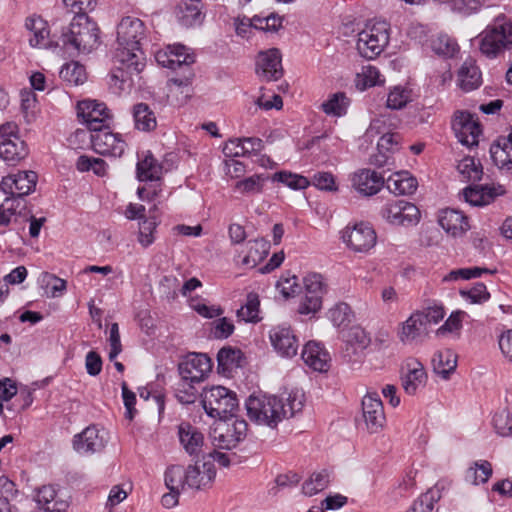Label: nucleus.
Masks as SVG:
<instances>
[{
	"label": "nucleus",
	"instance_id": "obj_1",
	"mask_svg": "<svg viewBox=\"0 0 512 512\" xmlns=\"http://www.w3.org/2000/svg\"><path fill=\"white\" fill-rule=\"evenodd\" d=\"M145 39L144 23L134 17H124L117 27L118 48L115 58L123 67L113 73L111 78L125 82L126 74H138L144 66L143 52L141 51L142 41Z\"/></svg>",
	"mask_w": 512,
	"mask_h": 512
},
{
	"label": "nucleus",
	"instance_id": "obj_2",
	"mask_svg": "<svg viewBox=\"0 0 512 512\" xmlns=\"http://www.w3.org/2000/svg\"><path fill=\"white\" fill-rule=\"evenodd\" d=\"M304 395L300 391L285 392L278 396L251 395L246 400L249 419L259 425L277 427L283 419L293 417L303 408Z\"/></svg>",
	"mask_w": 512,
	"mask_h": 512
},
{
	"label": "nucleus",
	"instance_id": "obj_3",
	"mask_svg": "<svg viewBox=\"0 0 512 512\" xmlns=\"http://www.w3.org/2000/svg\"><path fill=\"white\" fill-rule=\"evenodd\" d=\"M482 55L495 59L512 48V21L505 15L497 16L477 37Z\"/></svg>",
	"mask_w": 512,
	"mask_h": 512
},
{
	"label": "nucleus",
	"instance_id": "obj_4",
	"mask_svg": "<svg viewBox=\"0 0 512 512\" xmlns=\"http://www.w3.org/2000/svg\"><path fill=\"white\" fill-rule=\"evenodd\" d=\"M100 31L85 13L74 15L67 29L62 31L63 46H71L80 53H90L100 43Z\"/></svg>",
	"mask_w": 512,
	"mask_h": 512
},
{
	"label": "nucleus",
	"instance_id": "obj_5",
	"mask_svg": "<svg viewBox=\"0 0 512 512\" xmlns=\"http://www.w3.org/2000/svg\"><path fill=\"white\" fill-rule=\"evenodd\" d=\"M184 45L176 44L168 46L164 50L155 53V59L159 65L172 69L176 76L169 79V82L182 88H189L194 78L191 64L195 62L193 54L187 52Z\"/></svg>",
	"mask_w": 512,
	"mask_h": 512
},
{
	"label": "nucleus",
	"instance_id": "obj_6",
	"mask_svg": "<svg viewBox=\"0 0 512 512\" xmlns=\"http://www.w3.org/2000/svg\"><path fill=\"white\" fill-rule=\"evenodd\" d=\"M201 403L206 414L215 419L233 417L239 405L236 394L223 386L204 389Z\"/></svg>",
	"mask_w": 512,
	"mask_h": 512
},
{
	"label": "nucleus",
	"instance_id": "obj_7",
	"mask_svg": "<svg viewBox=\"0 0 512 512\" xmlns=\"http://www.w3.org/2000/svg\"><path fill=\"white\" fill-rule=\"evenodd\" d=\"M389 25L385 21L376 22L366 26L358 34L357 50L367 58L373 59L378 56L389 42Z\"/></svg>",
	"mask_w": 512,
	"mask_h": 512
},
{
	"label": "nucleus",
	"instance_id": "obj_8",
	"mask_svg": "<svg viewBox=\"0 0 512 512\" xmlns=\"http://www.w3.org/2000/svg\"><path fill=\"white\" fill-rule=\"evenodd\" d=\"M305 296L298 306L301 315L315 314L322 307V298L326 293V283L321 274L310 273L303 278Z\"/></svg>",
	"mask_w": 512,
	"mask_h": 512
},
{
	"label": "nucleus",
	"instance_id": "obj_9",
	"mask_svg": "<svg viewBox=\"0 0 512 512\" xmlns=\"http://www.w3.org/2000/svg\"><path fill=\"white\" fill-rule=\"evenodd\" d=\"M38 176L34 171H19L3 177L0 190L10 195L11 201L18 204L19 199L32 193L37 184Z\"/></svg>",
	"mask_w": 512,
	"mask_h": 512
},
{
	"label": "nucleus",
	"instance_id": "obj_10",
	"mask_svg": "<svg viewBox=\"0 0 512 512\" xmlns=\"http://www.w3.org/2000/svg\"><path fill=\"white\" fill-rule=\"evenodd\" d=\"M380 214L388 223L402 226L416 224L420 217L417 206L405 200L387 202L381 208Z\"/></svg>",
	"mask_w": 512,
	"mask_h": 512
},
{
	"label": "nucleus",
	"instance_id": "obj_11",
	"mask_svg": "<svg viewBox=\"0 0 512 512\" xmlns=\"http://www.w3.org/2000/svg\"><path fill=\"white\" fill-rule=\"evenodd\" d=\"M93 150L100 155L121 157L126 143L119 134L109 130V126L100 128L89 134Z\"/></svg>",
	"mask_w": 512,
	"mask_h": 512
},
{
	"label": "nucleus",
	"instance_id": "obj_12",
	"mask_svg": "<svg viewBox=\"0 0 512 512\" xmlns=\"http://www.w3.org/2000/svg\"><path fill=\"white\" fill-rule=\"evenodd\" d=\"M77 115L86 124L89 134L109 126V111L106 105L96 100H83L77 105Z\"/></svg>",
	"mask_w": 512,
	"mask_h": 512
},
{
	"label": "nucleus",
	"instance_id": "obj_13",
	"mask_svg": "<svg viewBox=\"0 0 512 512\" xmlns=\"http://www.w3.org/2000/svg\"><path fill=\"white\" fill-rule=\"evenodd\" d=\"M210 358L203 353H189L178 364V372L182 379L192 382H202L211 372Z\"/></svg>",
	"mask_w": 512,
	"mask_h": 512
},
{
	"label": "nucleus",
	"instance_id": "obj_14",
	"mask_svg": "<svg viewBox=\"0 0 512 512\" xmlns=\"http://www.w3.org/2000/svg\"><path fill=\"white\" fill-rule=\"evenodd\" d=\"M452 129L461 144L467 147L478 145L481 129L473 114L467 111H457L452 120Z\"/></svg>",
	"mask_w": 512,
	"mask_h": 512
},
{
	"label": "nucleus",
	"instance_id": "obj_15",
	"mask_svg": "<svg viewBox=\"0 0 512 512\" xmlns=\"http://www.w3.org/2000/svg\"><path fill=\"white\" fill-rule=\"evenodd\" d=\"M343 241L356 252H366L376 243V233L373 228L364 223L347 227L342 232Z\"/></svg>",
	"mask_w": 512,
	"mask_h": 512
},
{
	"label": "nucleus",
	"instance_id": "obj_16",
	"mask_svg": "<svg viewBox=\"0 0 512 512\" xmlns=\"http://www.w3.org/2000/svg\"><path fill=\"white\" fill-rule=\"evenodd\" d=\"M282 57L280 50L271 48L258 54L256 73L265 81H277L283 76Z\"/></svg>",
	"mask_w": 512,
	"mask_h": 512
},
{
	"label": "nucleus",
	"instance_id": "obj_17",
	"mask_svg": "<svg viewBox=\"0 0 512 512\" xmlns=\"http://www.w3.org/2000/svg\"><path fill=\"white\" fill-rule=\"evenodd\" d=\"M350 181L352 188L366 197L377 194L385 184L383 176L370 169H360L354 172Z\"/></svg>",
	"mask_w": 512,
	"mask_h": 512
},
{
	"label": "nucleus",
	"instance_id": "obj_18",
	"mask_svg": "<svg viewBox=\"0 0 512 512\" xmlns=\"http://www.w3.org/2000/svg\"><path fill=\"white\" fill-rule=\"evenodd\" d=\"M269 337L272 346L282 357L292 358L297 354L298 339L290 327L276 326L271 329Z\"/></svg>",
	"mask_w": 512,
	"mask_h": 512
},
{
	"label": "nucleus",
	"instance_id": "obj_19",
	"mask_svg": "<svg viewBox=\"0 0 512 512\" xmlns=\"http://www.w3.org/2000/svg\"><path fill=\"white\" fill-rule=\"evenodd\" d=\"M362 412L367 429L378 432L385 423L384 408L377 393H368L362 399Z\"/></svg>",
	"mask_w": 512,
	"mask_h": 512
},
{
	"label": "nucleus",
	"instance_id": "obj_20",
	"mask_svg": "<svg viewBox=\"0 0 512 512\" xmlns=\"http://www.w3.org/2000/svg\"><path fill=\"white\" fill-rule=\"evenodd\" d=\"M186 484L190 489L200 490L210 485L216 476L212 461L196 462L185 469Z\"/></svg>",
	"mask_w": 512,
	"mask_h": 512
},
{
	"label": "nucleus",
	"instance_id": "obj_21",
	"mask_svg": "<svg viewBox=\"0 0 512 512\" xmlns=\"http://www.w3.org/2000/svg\"><path fill=\"white\" fill-rule=\"evenodd\" d=\"M106 441L95 425L88 426L73 437V448L79 454H93L105 447Z\"/></svg>",
	"mask_w": 512,
	"mask_h": 512
},
{
	"label": "nucleus",
	"instance_id": "obj_22",
	"mask_svg": "<svg viewBox=\"0 0 512 512\" xmlns=\"http://www.w3.org/2000/svg\"><path fill=\"white\" fill-rule=\"evenodd\" d=\"M505 189L501 185L486 184L467 187L463 190L464 199L473 206H484L492 202L497 196L503 195Z\"/></svg>",
	"mask_w": 512,
	"mask_h": 512
},
{
	"label": "nucleus",
	"instance_id": "obj_23",
	"mask_svg": "<svg viewBox=\"0 0 512 512\" xmlns=\"http://www.w3.org/2000/svg\"><path fill=\"white\" fill-rule=\"evenodd\" d=\"M438 222L453 237L462 236L470 229L468 218L456 209L447 208L442 210Z\"/></svg>",
	"mask_w": 512,
	"mask_h": 512
},
{
	"label": "nucleus",
	"instance_id": "obj_24",
	"mask_svg": "<svg viewBox=\"0 0 512 512\" xmlns=\"http://www.w3.org/2000/svg\"><path fill=\"white\" fill-rule=\"evenodd\" d=\"M428 332L429 330L423 322V317L416 311L402 323L399 338L403 343L410 344L422 340Z\"/></svg>",
	"mask_w": 512,
	"mask_h": 512
},
{
	"label": "nucleus",
	"instance_id": "obj_25",
	"mask_svg": "<svg viewBox=\"0 0 512 512\" xmlns=\"http://www.w3.org/2000/svg\"><path fill=\"white\" fill-rule=\"evenodd\" d=\"M178 436L181 445L190 456H197L201 452L204 436L197 427L183 422L178 426Z\"/></svg>",
	"mask_w": 512,
	"mask_h": 512
},
{
	"label": "nucleus",
	"instance_id": "obj_26",
	"mask_svg": "<svg viewBox=\"0 0 512 512\" xmlns=\"http://www.w3.org/2000/svg\"><path fill=\"white\" fill-rule=\"evenodd\" d=\"M301 357L315 371L325 372L329 369V353L317 342H308L302 350Z\"/></svg>",
	"mask_w": 512,
	"mask_h": 512
},
{
	"label": "nucleus",
	"instance_id": "obj_27",
	"mask_svg": "<svg viewBox=\"0 0 512 512\" xmlns=\"http://www.w3.org/2000/svg\"><path fill=\"white\" fill-rule=\"evenodd\" d=\"M26 29L31 33L29 43L32 47L51 48L52 41L49 40L48 24L39 16L28 17L25 21Z\"/></svg>",
	"mask_w": 512,
	"mask_h": 512
},
{
	"label": "nucleus",
	"instance_id": "obj_28",
	"mask_svg": "<svg viewBox=\"0 0 512 512\" xmlns=\"http://www.w3.org/2000/svg\"><path fill=\"white\" fill-rule=\"evenodd\" d=\"M384 185L395 195H411L416 191L418 181L408 171H400L389 176Z\"/></svg>",
	"mask_w": 512,
	"mask_h": 512
},
{
	"label": "nucleus",
	"instance_id": "obj_29",
	"mask_svg": "<svg viewBox=\"0 0 512 512\" xmlns=\"http://www.w3.org/2000/svg\"><path fill=\"white\" fill-rule=\"evenodd\" d=\"M407 367V373L402 376V387L408 395H415L425 385L427 374L423 365L416 360L409 362Z\"/></svg>",
	"mask_w": 512,
	"mask_h": 512
},
{
	"label": "nucleus",
	"instance_id": "obj_30",
	"mask_svg": "<svg viewBox=\"0 0 512 512\" xmlns=\"http://www.w3.org/2000/svg\"><path fill=\"white\" fill-rule=\"evenodd\" d=\"M482 83L481 72L475 61L471 58L465 60L458 71V85L469 92L477 89Z\"/></svg>",
	"mask_w": 512,
	"mask_h": 512
},
{
	"label": "nucleus",
	"instance_id": "obj_31",
	"mask_svg": "<svg viewBox=\"0 0 512 512\" xmlns=\"http://www.w3.org/2000/svg\"><path fill=\"white\" fill-rule=\"evenodd\" d=\"M28 155V147L20 137L11 141L0 142V157L11 166L17 165Z\"/></svg>",
	"mask_w": 512,
	"mask_h": 512
},
{
	"label": "nucleus",
	"instance_id": "obj_32",
	"mask_svg": "<svg viewBox=\"0 0 512 512\" xmlns=\"http://www.w3.org/2000/svg\"><path fill=\"white\" fill-rule=\"evenodd\" d=\"M57 493L52 485L42 486L36 494V502L44 512H63L67 503L56 499Z\"/></svg>",
	"mask_w": 512,
	"mask_h": 512
},
{
	"label": "nucleus",
	"instance_id": "obj_33",
	"mask_svg": "<svg viewBox=\"0 0 512 512\" xmlns=\"http://www.w3.org/2000/svg\"><path fill=\"white\" fill-rule=\"evenodd\" d=\"M136 174L137 179L142 182L159 180L162 175V165L148 151L144 158L138 161Z\"/></svg>",
	"mask_w": 512,
	"mask_h": 512
},
{
	"label": "nucleus",
	"instance_id": "obj_34",
	"mask_svg": "<svg viewBox=\"0 0 512 512\" xmlns=\"http://www.w3.org/2000/svg\"><path fill=\"white\" fill-rule=\"evenodd\" d=\"M433 370L443 379H448L457 366L456 355L449 349L438 351L432 358Z\"/></svg>",
	"mask_w": 512,
	"mask_h": 512
},
{
	"label": "nucleus",
	"instance_id": "obj_35",
	"mask_svg": "<svg viewBox=\"0 0 512 512\" xmlns=\"http://www.w3.org/2000/svg\"><path fill=\"white\" fill-rule=\"evenodd\" d=\"M133 118L135 127L140 131L149 132L154 130L157 126L155 114L146 103L134 105Z\"/></svg>",
	"mask_w": 512,
	"mask_h": 512
},
{
	"label": "nucleus",
	"instance_id": "obj_36",
	"mask_svg": "<svg viewBox=\"0 0 512 512\" xmlns=\"http://www.w3.org/2000/svg\"><path fill=\"white\" fill-rule=\"evenodd\" d=\"M442 489L443 486L437 483L415 500L406 512H431L434 509L435 503L441 499Z\"/></svg>",
	"mask_w": 512,
	"mask_h": 512
},
{
	"label": "nucleus",
	"instance_id": "obj_37",
	"mask_svg": "<svg viewBox=\"0 0 512 512\" xmlns=\"http://www.w3.org/2000/svg\"><path fill=\"white\" fill-rule=\"evenodd\" d=\"M341 337L346 344V349L351 348L354 354L365 349L370 341L365 331L358 326L342 331Z\"/></svg>",
	"mask_w": 512,
	"mask_h": 512
},
{
	"label": "nucleus",
	"instance_id": "obj_38",
	"mask_svg": "<svg viewBox=\"0 0 512 512\" xmlns=\"http://www.w3.org/2000/svg\"><path fill=\"white\" fill-rule=\"evenodd\" d=\"M247 253L242 259V264L255 267L268 253L269 245L264 239H255L247 242Z\"/></svg>",
	"mask_w": 512,
	"mask_h": 512
},
{
	"label": "nucleus",
	"instance_id": "obj_39",
	"mask_svg": "<svg viewBox=\"0 0 512 512\" xmlns=\"http://www.w3.org/2000/svg\"><path fill=\"white\" fill-rule=\"evenodd\" d=\"M490 156L499 168L510 169L512 167V147L501 139L491 144Z\"/></svg>",
	"mask_w": 512,
	"mask_h": 512
},
{
	"label": "nucleus",
	"instance_id": "obj_40",
	"mask_svg": "<svg viewBox=\"0 0 512 512\" xmlns=\"http://www.w3.org/2000/svg\"><path fill=\"white\" fill-rule=\"evenodd\" d=\"M241 359V351L232 347H224L219 350L217 354L218 371L222 374H227L233 368L239 366Z\"/></svg>",
	"mask_w": 512,
	"mask_h": 512
},
{
	"label": "nucleus",
	"instance_id": "obj_41",
	"mask_svg": "<svg viewBox=\"0 0 512 512\" xmlns=\"http://www.w3.org/2000/svg\"><path fill=\"white\" fill-rule=\"evenodd\" d=\"M268 177L263 174H254L243 180L237 181L235 190L242 195L252 196L260 194Z\"/></svg>",
	"mask_w": 512,
	"mask_h": 512
},
{
	"label": "nucleus",
	"instance_id": "obj_42",
	"mask_svg": "<svg viewBox=\"0 0 512 512\" xmlns=\"http://www.w3.org/2000/svg\"><path fill=\"white\" fill-rule=\"evenodd\" d=\"M431 48L437 55L446 58L453 57L459 51L456 40L447 34H439L434 38L431 42Z\"/></svg>",
	"mask_w": 512,
	"mask_h": 512
},
{
	"label": "nucleus",
	"instance_id": "obj_43",
	"mask_svg": "<svg viewBox=\"0 0 512 512\" xmlns=\"http://www.w3.org/2000/svg\"><path fill=\"white\" fill-rule=\"evenodd\" d=\"M165 485L169 491L180 492L187 487L185 468L180 465H172L165 472Z\"/></svg>",
	"mask_w": 512,
	"mask_h": 512
},
{
	"label": "nucleus",
	"instance_id": "obj_44",
	"mask_svg": "<svg viewBox=\"0 0 512 512\" xmlns=\"http://www.w3.org/2000/svg\"><path fill=\"white\" fill-rule=\"evenodd\" d=\"M59 76L70 85H79L86 80V71L78 62H70L62 66Z\"/></svg>",
	"mask_w": 512,
	"mask_h": 512
},
{
	"label": "nucleus",
	"instance_id": "obj_45",
	"mask_svg": "<svg viewBox=\"0 0 512 512\" xmlns=\"http://www.w3.org/2000/svg\"><path fill=\"white\" fill-rule=\"evenodd\" d=\"M348 104L345 93L337 92L321 104V109L327 115L340 117L346 113Z\"/></svg>",
	"mask_w": 512,
	"mask_h": 512
},
{
	"label": "nucleus",
	"instance_id": "obj_46",
	"mask_svg": "<svg viewBox=\"0 0 512 512\" xmlns=\"http://www.w3.org/2000/svg\"><path fill=\"white\" fill-rule=\"evenodd\" d=\"M330 483V473L327 470H322L313 473L311 477L303 484V493L308 496L317 494L323 491Z\"/></svg>",
	"mask_w": 512,
	"mask_h": 512
},
{
	"label": "nucleus",
	"instance_id": "obj_47",
	"mask_svg": "<svg viewBox=\"0 0 512 512\" xmlns=\"http://www.w3.org/2000/svg\"><path fill=\"white\" fill-rule=\"evenodd\" d=\"M199 382H192L189 379H182L180 377L179 382L174 388L175 397L181 404H192L196 401L198 390L195 388V384Z\"/></svg>",
	"mask_w": 512,
	"mask_h": 512
},
{
	"label": "nucleus",
	"instance_id": "obj_48",
	"mask_svg": "<svg viewBox=\"0 0 512 512\" xmlns=\"http://www.w3.org/2000/svg\"><path fill=\"white\" fill-rule=\"evenodd\" d=\"M260 301L256 293H249L247 295L245 305L237 311L239 319L245 322H258L260 320L259 314Z\"/></svg>",
	"mask_w": 512,
	"mask_h": 512
},
{
	"label": "nucleus",
	"instance_id": "obj_49",
	"mask_svg": "<svg viewBox=\"0 0 512 512\" xmlns=\"http://www.w3.org/2000/svg\"><path fill=\"white\" fill-rule=\"evenodd\" d=\"M459 173L467 181H479L482 178L483 169L481 163L473 157L463 158L457 165Z\"/></svg>",
	"mask_w": 512,
	"mask_h": 512
},
{
	"label": "nucleus",
	"instance_id": "obj_50",
	"mask_svg": "<svg viewBox=\"0 0 512 512\" xmlns=\"http://www.w3.org/2000/svg\"><path fill=\"white\" fill-rule=\"evenodd\" d=\"M492 475V466L486 461L482 460L475 463V467H470L466 472V481L479 485L489 480Z\"/></svg>",
	"mask_w": 512,
	"mask_h": 512
},
{
	"label": "nucleus",
	"instance_id": "obj_51",
	"mask_svg": "<svg viewBox=\"0 0 512 512\" xmlns=\"http://www.w3.org/2000/svg\"><path fill=\"white\" fill-rule=\"evenodd\" d=\"M272 180L283 183L287 187L294 190H302L310 185V182L306 177L288 171L276 172L273 175Z\"/></svg>",
	"mask_w": 512,
	"mask_h": 512
},
{
	"label": "nucleus",
	"instance_id": "obj_52",
	"mask_svg": "<svg viewBox=\"0 0 512 512\" xmlns=\"http://www.w3.org/2000/svg\"><path fill=\"white\" fill-rule=\"evenodd\" d=\"M496 270L488 269V268H480V267H468V268H460L456 270L450 271L445 277L444 281H456L459 279H472L480 277L484 273L494 274Z\"/></svg>",
	"mask_w": 512,
	"mask_h": 512
},
{
	"label": "nucleus",
	"instance_id": "obj_53",
	"mask_svg": "<svg viewBox=\"0 0 512 512\" xmlns=\"http://www.w3.org/2000/svg\"><path fill=\"white\" fill-rule=\"evenodd\" d=\"M200 14L197 2H184L179 5L178 18L184 26L193 25L200 18Z\"/></svg>",
	"mask_w": 512,
	"mask_h": 512
},
{
	"label": "nucleus",
	"instance_id": "obj_54",
	"mask_svg": "<svg viewBox=\"0 0 512 512\" xmlns=\"http://www.w3.org/2000/svg\"><path fill=\"white\" fill-rule=\"evenodd\" d=\"M157 223L152 218H144L139 222L138 241L143 247H148L154 242V231Z\"/></svg>",
	"mask_w": 512,
	"mask_h": 512
},
{
	"label": "nucleus",
	"instance_id": "obj_55",
	"mask_svg": "<svg viewBox=\"0 0 512 512\" xmlns=\"http://www.w3.org/2000/svg\"><path fill=\"white\" fill-rule=\"evenodd\" d=\"M493 426L501 436L512 435V413L508 410L496 413L493 417Z\"/></svg>",
	"mask_w": 512,
	"mask_h": 512
},
{
	"label": "nucleus",
	"instance_id": "obj_56",
	"mask_svg": "<svg viewBox=\"0 0 512 512\" xmlns=\"http://www.w3.org/2000/svg\"><path fill=\"white\" fill-rule=\"evenodd\" d=\"M351 309L346 303H339L329 311V318L337 326H346L350 322Z\"/></svg>",
	"mask_w": 512,
	"mask_h": 512
},
{
	"label": "nucleus",
	"instance_id": "obj_57",
	"mask_svg": "<svg viewBox=\"0 0 512 512\" xmlns=\"http://www.w3.org/2000/svg\"><path fill=\"white\" fill-rule=\"evenodd\" d=\"M410 100V91L401 87H395L390 91L387 97V107L391 109H401Z\"/></svg>",
	"mask_w": 512,
	"mask_h": 512
},
{
	"label": "nucleus",
	"instance_id": "obj_58",
	"mask_svg": "<svg viewBox=\"0 0 512 512\" xmlns=\"http://www.w3.org/2000/svg\"><path fill=\"white\" fill-rule=\"evenodd\" d=\"M277 288L285 298L294 297L301 291V286L295 275L287 278L281 277L277 282Z\"/></svg>",
	"mask_w": 512,
	"mask_h": 512
},
{
	"label": "nucleus",
	"instance_id": "obj_59",
	"mask_svg": "<svg viewBox=\"0 0 512 512\" xmlns=\"http://www.w3.org/2000/svg\"><path fill=\"white\" fill-rule=\"evenodd\" d=\"M234 331V325L226 317L219 318L212 323L211 334L216 339H226Z\"/></svg>",
	"mask_w": 512,
	"mask_h": 512
},
{
	"label": "nucleus",
	"instance_id": "obj_60",
	"mask_svg": "<svg viewBox=\"0 0 512 512\" xmlns=\"http://www.w3.org/2000/svg\"><path fill=\"white\" fill-rule=\"evenodd\" d=\"M401 137L397 133H386L382 135L377 143L378 151L394 153L399 149Z\"/></svg>",
	"mask_w": 512,
	"mask_h": 512
},
{
	"label": "nucleus",
	"instance_id": "obj_61",
	"mask_svg": "<svg viewBox=\"0 0 512 512\" xmlns=\"http://www.w3.org/2000/svg\"><path fill=\"white\" fill-rule=\"evenodd\" d=\"M357 76L358 78H363V89H365L366 87L381 84L383 82L379 70L372 65L364 66L362 68V72L359 73Z\"/></svg>",
	"mask_w": 512,
	"mask_h": 512
},
{
	"label": "nucleus",
	"instance_id": "obj_62",
	"mask_svg": "<svg viewBox=\"0 0 512 512\" xmlns=\"http://www.w3.org/2000/svg\"><path fill=\"white\" fill-rule=\"evenodd\" d=\"M98 0H63L64 5L70 9L74 15L85 13L95 9Z\"/></svg>",
	"mask_w": 512,
	"mask_h": 512
},
{
	"label": "nucleus",
	"instance_id": "obj_63",
	"mask_svg": "<svg viewBox=\"0 0 512 512\" xmlns=\"http://www.w3.org/2000/svg\"><path fill=\"white\" fill-rule=\"evenodd\" d=\"M462 295L467 296L472 303H482L490 298L486 285L482 282H477L468 291H462Z\"/></svg>",
	"mask_w": 512,
	"mask_h": 512
},
{
	"label": "nucleus",
	"instance_id": "obj_64",
	"mask_svg": "<svg viewBox=\"0 0 512 512\" xmlns=\"http://www.w3.org/2000/svg\"><path fill=\"white\" fill-rule=\"evenodd\" d=\"M313 185L325 191L337 190L334 176L330 172H318L313 176Z\"/></svg>",
	"mask_w": 512,
	"mask_h": 512
}]
</instances>
